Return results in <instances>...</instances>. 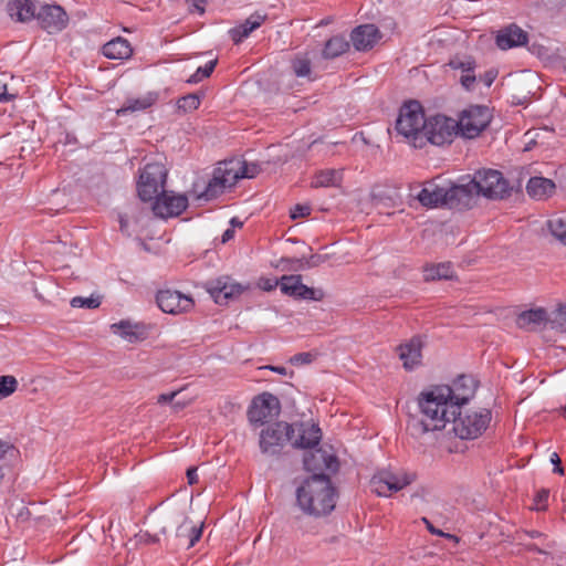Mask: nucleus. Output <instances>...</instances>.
Listing matches in <instances>:
<instances>
[{"mask_svg":"<svg viewBox=\"0 0 566 566\" xmlns=\"http://www.w3.org/2000/svg\"><path fill=\"white\" fill-rule=\"evenodd\" d=\"M422 522L426 524L428 531L431 533V534H434V535H438V536H446V537H451L450 534H446L443 533L442 531L436 528L427 517H422Z\"/></svg>","mask_w":566,"mask_h":566,"instance_id":"nucleus-52","label":"nucleus"},{"mask_svg":"<svg viewBox=\"0 0 566 566\" xmlns=\"http://www.w3.org/2000/svg\"><path fill=\"white\" fill-rule=\"evenodd\" d=\"M120 230L125 231L128 227V219L125 216H119Z\"/></svg>","mask_w":566,"mask_h":566,"instance_id":"nucleus-58","label":"nucleus"},{"mask_svg":"<svg viewBox=\"0 0 566 566\" xmlns=\"http://www.w3.org/2000/svg\"><path fill=\"white\" fill-rule=\"evenodd\" d=\"M379 39V30L374 24L359 25L350 34L352 43L357 51L370 50Z\"/></svg>","mask_w":566,"mask_h":566,"instance_id":"nucleus-24","label":"nucleus"},{"mask_svg":"<svg viewBox=\"0 0 566 566\" xmlns=\"http://www.w3.org/2000/svg\"><path fill=\"white\" fill-rule=\"evenodd\" d=\"M427 118L421 104L417 101L405 103L396 120L397 136L416 148L423 147V132Z\"/></svg>","mask_w":566,"mask_h":566,"instance_id":"nucleus-4","label":"nucleus"},{"mask_svg":"<svg viewBox=\"0 0 566 566\" xmlns=\"http://www.w3.org/2000/svg\"><path fill=\"white\" fill-rule=\"evenodd\" d=\"M261 369H270L276 374H280L282 376H286L289 374L287 369L283 366H272V365H268V366H263L261 367Z\"/></svg>","mask_w":566,"mask_h":566,"instance_id":"nucleus-56","label":"nucleus"},{"mask_svg":"<svg viewBox=\"0 0 566 566\" xmlns=\"http://www.w3.org/2000/svg\"><path fill=\"white\" fill-rule=\"evenodd\" d=\"M191 10H196L199 14L205 12L206 0H189Z\"/></svg>","mask_w":566,"mask_h":566,"instance_id":"nucleus-54","label":"nucleus"},{"mask_svg":"<svg viewBox=\"0 0 566 566\" xmlns=\"http://www.w3.org/2000/svg\"><path fill=\"white\" fill-rule=\"evenodd\" d=\"M229 161L219 163L212 172V177L198 195V199L212 200L231 189L238 182V170L229 167Z\"/></svg>","mask_w":566,"mask_h":566,"instance_id":"nucleus-13","label":"nucleus"},{"mask_svg":"<svg viewBox=\"0 0 566 566\" xmlns=\"http://www.w3.org/2000/svg\"><path fill=\"white\" fill-rule=\"evenodd\" d=\"M315 357V354L310 352L298 353L290 358V363L295 366L307 365L314 361Z\"/></svg>","mask_w":566,"mask_h":566,"instance_id":"nucleus-44","label":"nucleus"},{"mask_svg":"<svg viewBox=\"0 0 566 566\" xmlns=\"http://www.w3.org/2000/svg\"><path fill=\"white\" fill-rule=\"evenodd\" d=\"M450 391V401L457 407V411L467 403L475 394L476 384L471 376H459L447 385Z\"/></svg>","mask_w":566,"mask_h":566,"instance_id":"nucleus-23","label":"nucleus"},{"mask_svg":"<svg viewBox=\"0 0 566 566\" xmlns=\"http://www.w3.org/2000/svg\"><path fill=\"white\" fill-rule=\"evenodd\" d=\"M187 406V402H180V401H176L172 403V409L175 411H178V410H181L182 408H185Z\"/></svg>","mask_w":566,"mask_h":566,"instance_id":"nucleus-62","label":"nucleus"},{"mask_svg":"<svg viewBox=\"0 0 566 566\" xmlns=\"http://www.w3.org/2000/svg\"><path fill=\"white\" fill-rule=\"evenodd\" d=\"M459 134L457 120L444 115H434L427 118L423 132V146L430 143L436 146L451 144Z\"/></svg>","mask_w":566,"mask_h":566,"instance_id":"nucleus-9","label":"nucleus"},{"mask_svg":"<svg viewBox=\"0 0 566 566\" xmlns=\"http://www.w3.org/2000/svg\"><path fill=\"white\" fill-rule=\"evenodd\" d=\"M9 446L0 440V459L7 453Z\"/></svg>","mask_w":566,"mask_h":566,"instance_id":"nucleus-61","label":"nucleus"},{"mask_svg":"<svg viewBox=\"0 0 566 566\" xmlns=\"http://www.w3.org/2000/svg\"><path fill=\"white\" fill-rule=\"evenodd\" d=\"M549 327L557 332H566V304L559 306L548 321Z\"/></svg>","mask_w":566,"mask_h":566,"instance_id":"nucleus-37","label":"nucleus"},{"mask_svg":"<svg viewBox=\"0 0 566 566\" xmlns=\"http://www.w3.org/2000/svg\"><path fill=\"white\" fill-rule=\"evenodd\" d=\"M167 169L160 161L147 163L140 170L137 181V192L142 201H153L164 190Z\"/></svg>","mask_w":566,"mask_h":566,"instance_id":"nucleus-7","label":"nucleus"},{"mask_svg":"<svg viewBox=\"0 0 566 566\" xmlns=\"http://www.w3.org/2000/svg\"><path fill=\"white\" fill-rule=\"evenodd\" d=\"M234 237V230L233 229H227L222 234V242L226 243L230 241Z\"/></svg>","mask_w":566,"mask_h":566,"instance_id":"nucleus-57","label":"nucleus"},{"mask_svg":"<svg viewBox=\"0 0 566 566\" xmlns=\"http://www.w3.org/2000/svg\"><path fill=\"white\" fill-rule=\"evenodd\" d=\"M260 286L264 290V291H272L274 290L275 287H280V280L277 279H265V280H262L261 283H260Z\"/></svg>","mask_w":566,"mask_h":566,"instance_id":"nucleus-47","label":"nucleus"},{"mask_svg":"<svg viewBox=\"0 0 566 566\" xmlns=\"http://www.w3.org/2000/svg\"><path fill=\"white\" fill-rule=\"evenodd\" d=\"M156 302L159 308L171 315L189 313L195 307V301L191 296L175 290H161L156 295Z\"/></svg>","mask_w":566,"mask_h":566,"instance_id":"nucleus-17","label":"nucleus"},{"mask_svg":"<svg viewBox=\"0 0 566 566\" xmlns=\"http://www.w3.org/2000/svg\"><path fill=\"white\" fill-rule=\"evenodd\" d=\"M335 489L325 474H314L306 479L296 490L298 507L308 515L321 516L335 507Z\"/></svg>","mask_w":566,"mask_h":566,"instance_id":"nucleus-2","label":"nucleus"},{"mask_svg":"<svg viewBox=\"0 0 566 566\" xmlns=\"http://www.w3.org/2000/svg\"><path fill=\"white\" fill-rule=\"evenodd\" d=\"M280 290L284 295L295 300L322 301L325 296L322 289L303 284L300 274L283 275L280 279Z\"/></svg>","mask_w":566,"mask_h":566,"instance_id":"nucleus-16","label":"nucleus"},{"mask_svg":"<svg viewBox=\"0 0 566 566\" xmlns=\"http://www.w3.org/2000/svg\"><path fill=\"white\" fill-rule=\"evenodd\" d=\"M415 480V475L402 470H381L370 480L373 492L379 496H391Z\"/></svg>","mask_w":566,"mask_h":566,"instance_id":"nucleus-12","label":"nucleus"},{"mask_svg":"<svg viewBox=\"0 0 566 566\" xmlns=\"http://www.w3.org/2000/svg\"><path fill=\"white\" fill-rule=\"evenodd\" d=\"M228 161L231 169L238 170V180L242 178H254L260 172V167L258 164H249L239 159H231Z\"/></svg>","mask_w":566,"mask_h":566,"instance_id":"nucleus-35","label":"nucleus"},{"mask_svg":"<svg viewBox=\"0 0 566 566\" xmlns=\"http://www.w3.org/2000/svg\"><path fill=\"white\" fill-rule=\"evenodd\" d=\"M462 188L460 185H453L449 188L439 187L433 182H428L416 195L419 202L427 208H434L440 205L454 206L462 202L461 197Z\"/></svg>","mask_w":566,"mask_h":566,"instance_id":"nucleus-11","label":"nucleus"},{"mask_svg":"<svg viewBox=\"0 0 566 566\" xmlns=\"http://www.w3.org/2000/svg\"><path fill=\"white\" fill-rule=\"evenodd\" d=\"M526 548H527L528 551L537 552V553H539V554H546V553H547L545 549L539 548V547H537V546H536V545H534V544L526 545Z\"/></svg>","mask_w":566,"mask_h":566,"instance_id":"nucleus-59","label":"nucleus"},{"mask_svg":"<svg viewBox=\"0 0 566 566\" xmlns=\"http://www.w3.org/2000/svg\"><path fill=\"white\" fill-rule=\"evenodd\" d=\"M549 491L547 489H541L536 492L534 497V509L537 511L546 510L548 505Z\"/></svg>","mask_w":566,"mask_h":566,"instance_id":"nucleus-43","label":"nucleus"},{"mask_svg":"<svg viewBox=\"0 0 566 566\" xmlns=\"http://www.w3.org/2000/svg\"><path fill=\"white\" fill-rule=\"evenodd\" d=\"M526 534L532 537V538H539V537H543L544 535L537 531H530V532H526Z\"/></svg>","mask_w":566,"mask_h":566,"instance_id":"nucleus-63","label":"nucleus"},{"mask_svg":"<svg viewBox=\"0 0 566 566\" xmlns=\"http://www.w3.org/2000/svg\"><path fill=\"white\" fill-rule=\"evenodd\" d=\"M555 191L553 180L544 177H532L526 185V192L536 200H543L551 197Z\"/></svg>","mask_w":566,"mask_h":566,"instance_id":"nucleus-26","label":"nucleus"},{"mask_svg":"<svg viewBox=\"0 0 566 566\" xmlns=\"http://www.w3.org/2000/svg\"><path fill=\"white\" fill-rule=\"evenodd\" d=\"M492 415L489 409L467 410L451 418L453 431L460 439H476L489 427Z\"/></svg>","mask_w":566,"mask_h":566,"instance_id":"nucleus-6","label":"nucleus"},{"mask_svg":"<svg viewBox=\"0 0 566 566\" xmlns=\"http://www.w3.org/2000/svg\"><path fill=\"white\" fill-rule=\"evenodd\" d=\"M311 213V207L308 205H296L291 209V218L297 219L306 217Z\"/></svg>","mask_w":566,"mask_h":566,"instance_id":"nucleus-45","label":"nucleus"},{"mask_svg":"<svg viewBox=\"0 0 566 566\" xmlns=\"http://www.w3.org/2000/svg\"><path fill=\"white\" fill-rule=\"evenodd\" d=\"M527 43V33L520 27L511 24L497 32L496 45L501 50H509Z\"/></svg>","mask_w":566,"mask_h":566,"instance_id":"nucleus-25","label":"nucleus"},{"mask_svg":"<svg viewBox=\"0 0 566 566\" xmlns=\"http://www.w3.org/2000/svg\"><path fill=\"white\" fill-rule=\"evenodd\" d=\"M292 70L298 77H306L311 74V61L307 57H295L292 61Z\"/></svg>","mask_w":566,"mask_h":566,"instance_id":"nucleus-41","label":"nucleus"},{"mask_svg":"<svg viewBox=\"0 0 566 566\" xmlns=\"http://www.w3.org/2000/svg\"><path fill=\"white\" fill-rule=\"evenodd\" d=\"M551 233L566 245V213L553 216L548 220Z\"/></svg>","mask_w":566,"mask_h":566,"instance_id":"nucleus-36","label":"nucleus"},{"mask_svg":"<svg viewBox=\"0 0 566 566\" xmlns=\"http://www.w3.org/2000/svg\"><path fill=\"white\" fill-rule=\"evenodd\" d=\"M159 532L167 534L170 526H176V537L187 538V547L191 548L200 539L202 527L193 525L186 514L184 505H172L167 507L157 518Z\"/></svg>","mask_w":566,"mask_h":566,"instance_id":"nucleus-5","label":"nucleus"},{"mask_svg":"<svg viewBox=\"0 0 566 566\" xmlns=\"http://www.w3.org/2000/svg\"><path fill=\"white\" fill-rule=\"evenodd\" d=\"M188 207V199L182 195H169L165 190L154 199L153 211L157 217L167 219L181 214Z\"/></svg>","mask_w":566,"mask_h":566,"instance_id":"nucleus-19","label":"nucleus"},{"mask_svg":"<svg viewBox=\"0 0 566 566\" xmlns=\"http://www.w3.org/2000/svg\"><path fill=\"white\" fill-rule=\"evenodd\" d=\"M422 273L426 282L453 280L455 277L453 265L450 262L426 264L422 269Z\"/></svg>","mask_w":566,"mask_h":566,"instance_id":"nucleus-27","label":"nucleus"},{"mask_svg":"<svg viewBox=\"0 0 566 566\" xmlns=\"http://www.w3.org/2000/svg\"><path fill=\"white\" fill-rule=\"evenodd\" d=\"M133 53L130 43L124 38H116L104 44L103 54L112 60H125Z\"/></svg>","mask_w":566,"mask_h":566,"instance_id":"nucleus-29","label":"nucleus"},{"mask_svg":"<svg viewBox=\"0 0 566 566\" xmlns=\"http://www.w3.org/2000/svg\"><path fill=\"white\" fill-rule=\"evenodd\" d=\"M279 410V399L270 392H263L256 396L249 406L248 419L252 424L261 426L272 420Z\"/></svg>","mask_w":566,"mask_h":566,"instance_id":"nucleus-14","label":"nucleus"},{"mask_svg":"<svg viewBox=\"0 0 566 566\" xmlns=\"http://www.w3.org/2000/svg\"><path fill=\"white\" fill-rule=\"evenodd\" d=\"M230 223H231V226H232V229H233V228H237V227H238V228H240V227H242V224H243V223H242L239 219H237V218H232V219L230 220Z\"/></svg>","mask_w":566,"mask_h":566,"instance_id":"nucleus-64","label":"nucleus"},{"mask_svg":"<svg viewBox=\"0 0 566 566\" xmlns=\"http://www.w3.org/2000/svg\"><path fill=\"white\" fill-rule=\"evenodd\" d=\"M179 391H171L167 394H161L157 397V403L164 405L167 402H172L175 397L178 395Z\"/></svg>","mask_w":566,"mask_h":566,"instance_id":"nucleus-50","label":"nucleus"},{"mask_svg":"<svg viewBox=\"0 0 566 566\" xmlns=\"http://www.w3.org/2000/svg\"><path fill=\"white\" fill-rule=\"evenodd\" d=\"M109 331L123 340L136 344L146 340L150 334V326L143 322L120 319L109 326Z\"/></svg>","mask_w":566,"mask_h":566,"instance_id":"nucleus-20","label":"nucleus"},{"mask_svg":"<svg viewBox=\"0 0 566 566\" xmlns=\"http://www.w3.org/2000/svg\"><path fill=\"white\" fill-rule=\"evenodd\" d=\"M139 541L145 544H155L159 542V537L157 535H153L146 532L140 534Z\"/></svg>","mask_w":566,"mask_h":566,"instance_id":"nucleus-53","label":"nucleus"},{"mask_svg":"<svg viewBox=\"0 0 566 566\" xmlns=\"http://www.w3.org/2000/svg\"><path fill=\"white\" fill-rule=\"evenodd\" d=\"M551 462L554 464V467H558V464H560V458L556 452L551 454Z\"/></svg>","mask_w":566,"mask_h":566,"instance_id":"nucleus-60","label":"nucleus"},{"mask_svg":"<svg viewBox=\"0 0 566 566\" xmlns=\"http://www.w3.org/2000/svg\"><path fill=\"white\" fill-rule=\"evenodd\" d=\"M101 305V297L91 295L88 297L75 296L71 300L74 308H97Z\"/></svg>","mask_w":566,"mask_h":566,"instance_id":"nucleus-40","label":"nucleus"},{"mask_svg":"<svg viewBox=\"0 0 566 566\" xmlns=\"http://www.w3.org/2000/svg\"><path fill=\"white\" fill-rule=\"evenodd\" d=\"M343 180V171L340 169H323L317 171L312 181V188L337 187Z\"/></svg>","mask_w":566,"mask_h":566,"instance_id":"nucleus-32","label":"nucleus"},{"mask_svg":"<svg viewBox=\"0 0 566 566\" xmlns=\"http://www.w3.org/2000/svg\"><path fill=\"white\" fill-rule=\"evenodd\" d=\"M187 479L189 484H195L198 481L197 469L191 467L187 470Z\"/></svg>","mask_w":566,"mask_h":566,"instance_id":"nucleus-55","label":"nucleus"},{"mask_svg":"<svg viewBox=\"0 0 566 566\" xmlns=\"http://www.w3.org/2000/svg\"><path fill=\"white\" fill-rule=\"evenodd\" d=\"M546 310L538 307L522 312L517 317V325L521 328H533L548 323Z\"/></svg>","mask_w":566,"mask_h":566,"instance_id":"nucleus-33","label":"nucleus"},{"mask_svg":"<svg viewBox=\"0 0 566 566\" xmlns=\"http://www.w3.org/2000/svg\"><path fill=\"white\" fill-rule=\"evenodd\" d=\"M294 434H292L291 444L297 449H311L318 446L322 439V432L317 424L301 422L293 424Z\"/></svg>","mask_w":566,"mask_h":566,"instance_id":"nucleus-22","label":"nucleus"},{"mask_svg":"<svg viewBox=\"0 0 566 566\" xmlns=\"http://www.w3.org/2000/svg\"><path fill=\"white\" fill-rule=\"evenodd\" d=\"M7 9L11 18L21 22L29 21L35 15L32 0H8Z\"/></svg>","mask_w":566,"mask_h":566,"instance_id":"nucleus-30","label":"nucleus"},{"mask_svg":"<svg viewBox=\"0 0 566 566\" xmlns=\"http://www.w3.org/2000/svg\"><path fill=\"white\" fill-rule=\"evenodd\" d=\"M13 97V94L8 93L7 84L0 81V103L9 102Z\"/></svg>","mask_w":566,"mask_h":566,"instance_id":"nucleus-51","label":"nucleus"},{"mask_svg":"<svg viewBox=\"0 0 566 566\" xmlns=\"http://www.w3.org/2000/svg\"><path fill=\"white\" fill-rule=\"evenodd\" d=\"M158 99V94L149 92L143 96L129 97L123 106L117 109V115H125L129 112H140L151 107Z\"/></svg>","mask_w":566,"mask_h":566,"instance_id":"nucleus-28","label":"nucleus"},{"mask_svg":"<svg viewBox=\"0 0 566 566\" xmlns=\"http://www.w3.org/2000/svg\"><path fill=\"white\" fill-rule=\"evenodd\" d=\"M348 48L349 44L343 36H333L326 42L323 55L326 59H335L345 53Z\"/></svg>","mask_w":566,"mask_h":566,"instance_id":"nucleus-34","label":"nucleus"},{"mask_svg":"<svg viewBox=\"0 0 566 566\" xmlns=\"http://www.w3.org/2000/svg\"><path fill=\"white\" fill-rule=\"evenodd\" d=\"M418 405L421 419H411L408 423V430L413 436L444 429L458 412L457 407L450 401L447 385L434 386L421 392Z\"/></svg>","mask_w":566,"mask_h":566,"instance_id":"nucleus-1","label":"nucleus"},{"mask_svg":"<svg viewBox=\"0 0 566 566\" xmlns=\"http://www.w3.org/2000/svg\"><path fill=\"white\" fill-rule=\"evenodd\" d=\"M217 61H208L203 66H199L197 71L188 78V83H199L202 80L209 77L216 67Z\"/></svg>","mask_w":566,"mask_h":566,"instance_id":"nucleus-39","label":"nucleus"},{"mask_svg":"<svg viewBox=\"0 0 566 566\" xmlns=\"http://www.w3.org/2000/svg\"><path fill=\"white\" fill-rule=\"evenodd\" d=\"M265 21V15L260 13L251 14L242 24L231 30L232 40L235 43L248 38L254 30Z\"/></svg>","mask_w":566,"mask_h":566,"instance_id":"nucleus-31","label":"nucleus"},{"mask_svg":"<svg viewBox=\"0 0 566 566\" xmlns=\"http://www.w3.org/2000/svg\"><path fill=\"white\" fill-rule=\"evenodd\" d=\"M492 112L483 105H470L459 116L457 120L459 135L464 138L478 137L491 123Z\"/></svg>","mask_w":566,"mask_h":566,"instance_id":"nucleus-8","label":"nucleus"},{"mask_svg":"<svg viewBox=\"0 0 566 566\" xmlns=\"http://www.w3.org/2000/svg\"><path fill=\"white\" fill-rule=\"evenodd\" d=\"M247 286L235 282L229 276H221L207 283V291L217 304H227L240 296Z\"/></svg>","mask_w":566,"mask_h":566,"instance_id":"nucleus-18","label":"nucleus"},{"mask_svg":"<svg viewBox=\"0 0 566 566\" xmlns=\"http://www.w3.org/2000/svg\"><path fill=\"white\" fill-rule=\"evenodd\" d=\"M475 75H474V71L473 72H464L462 73V75L460 76V82L462 84V86L465 88V90H472L473 88V85L475 83Z\"/></svg>","mask_w":566,"mask_h":566,"instance_id":"nucleus-46","label":"nucleus"},{"mask_svg":"<svg viewBox=\"0 0 566 566\" xmlns=\"http://www.w3.org/2000/svg\"><path fill=\"white\" fill-rule=\"evenodd\" d=\"M453 67L454 69H461L462 73L464 72H473L474 69H475V64L473 61L471 60H468V61H463V62H460L458 64H453Z\"/></svg>","mask_w":566,"mask_h":566,"instance_id":"nucleus-49","label":"nucleus"},{"mask_svg":"<svg viewBox=\"0 0 566 566\" xmlns=\"http://www.w3.org/2000/svg\"><path fill=\"white\" fill-rule=\"evenodd\" d=\"M18 388L15 377L11 375L0 376V400L12 395Z\"/></svg>","mask_w":566,"mask_h":566,"instance_id":"nucleus-38","label":"nucleus"},{"mask_svg":"<svg viewBox=\"0 0 566 566\" xmlns=\"http://www.w3.org/2000/svg\"><path fill=\"white\" fill-rule=\"evenodd\" d=\"M462 201L473 196L501 200L511 195L512 187L503 174L495 169L478 170L467 184H460Z\"/></svg>","mask_w":566,"mask_h":566,"instance_id":"nucleus-3","label":"nucleus"},{"mask_svg":"<svg viewBox=\"0 0 566 566\" xmlns=\"http://www.w3.org/2000/svg\"><path fill=\"white\" fill-rule=\"evenodd\" d=\"M423 344L421 336H413L397 346L396 352L406 370H413L421 365Z\"/></svg>","mask_w":566,"mask_h":566,"instance_id":"nucleus-21","label":"nucleus"},{"mask_svg":"<svg viewBox=\"0 0 566 566\" xmlns=\"http://www.w3.org/2000/svg\"><path fill=\"white\" fill-rule=\"evenodd\" d=\"M497 76V72L495 70H490L481 76V81L484 83L486 87H490Z\"/></svg>","mask_w":566,"mask_h":566,"instance_id":"nucleus-48","label":"nucleus"},{"mask_svg":"<svg viewBox=\"0 0 566 566\" xmlns=\"http://www.w3.org/2000/svg\"><path fill=\"white\" fill-rule=\"evenodd\" d=\"M178 108L184 112H191L200 106V98L196 94H189L178 99Z\"/></svg>","mask_w":566,"mask_h":566,"instance_id":"nucleus-42","label":"nucleus"},{"mask_svg":"<svg viewBox=\"0 0 566 566\" xmlns=\"http://www.w3.org/2000/svg\"><path fill=\"white\" fill-rule=\"evenodd\" d=\"M292 434H294L293 424L287 422L280 421L268 426L260 433L259 446L262 453L279 454L287 442L291 443Z\"/></svg>","mask_w":566,"mask_h":566,"instance_id":"nucleus-10","label":"nucleus"},{"mask_svg":"<svg viewBox=\"0 0 566 566\" xmlns=\"http://www.w3.org/2000/svg\"><path fill=\"white\" fill-rule=\"evenodd\" d=\"M69 24V14L56 3H44L38 9V27L49 34L64 30Z\"/></svg>","mask_w":566,"mask_h":566,"instance_id":"nucleus-15","label":"nucleus"}]
</instances>
